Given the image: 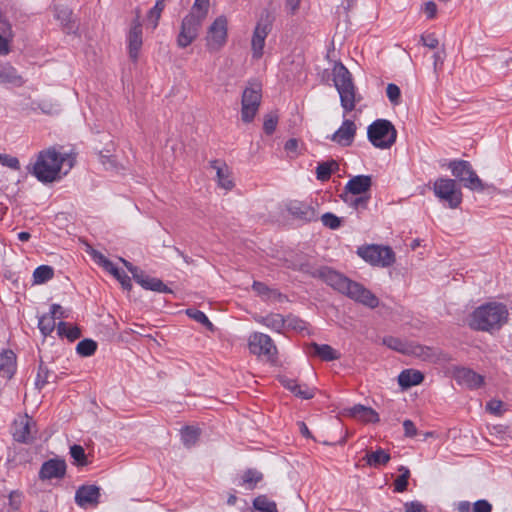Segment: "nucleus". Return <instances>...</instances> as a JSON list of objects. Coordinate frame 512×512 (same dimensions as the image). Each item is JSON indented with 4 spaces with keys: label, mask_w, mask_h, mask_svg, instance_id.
<instances>
[{
    "label": "nucleus",
    "mask_w": 512,
    "mask_h": 512,
    "mask_svg": "<svg viewBox=\"0 0 512 512\" xmlns=\"http://www.w3.org/2000/svg\"><path fill=\"white\" fill-rule=\"evenodd\" d=\"M227 41V19L220 16L208 29L206 47L210 52L219 51Z\"/></svg>",
    "instance_id": "nucleus-12"
},
{
    "label": "nucleus",
    "mask_w": 512,
    "mask_h": 512,
    "mask_svg": "<svg viewBox=\"0 0 512 512\" xmlns=\"http://www.w3.org/2000/svg\"><path fill=\"white\" fill-rule=\"evenodd\" d=\"M398 471L401 473L394 481V490L396 492H404L408 486V479L410 477V470L405 466H400Z\"/></svg>",
    "instance_id": "nucleus-40"
},
{
    "label": "nucleus",
    "mask_w": 512,
    "mask_h": 512,
    "mask_svg": "<svg viewBox=\"0 0 512 512\" xmlns=\"http://www.w3.org/2000/svg\"><path fill=\"white\" fill-rule=\"evenodd\" d=\"M202 21L196 13H189L183 18L177 37V45L180 48H186L198 37Z\"/></svg>",
    "instance_id": "nucleus-11"
},
{
    "label": "nucleus",
    "mask_w": 512,
    "mask_h": 512,
    "mask_svg": "<svg viewBox=\"0 0 512 512\" xmlns=\"http://www.w3.org/2000/svg\"><path fill=\"white\" fill-rule=\"evenodd\" d=\"M13 437L17 442L30 443L36 434V423L27 414L19 415L13 422Z\"/></svg>",
    "instance_id": "nucleus-13"
},
{
    "label": "nucleus",
    "mask_w": 512,
    "mask_h": 512,
    "mask_svg": "<svg viewBox=\"0 0 512 512\" xmlns=\"http://www.w3.org/2000/svg\"><path fill=\"white\" fill-rule=\"evenodd\" d=\"M272 28V21L267 14L266 17H262L259 22L257 23L252 41H251V47H252V56L255 59H259L263 55V48L265 45V39L270 33Z\"/></svg>",
    "instance_id": "nucleus-14"
},
{
    "label": "nucleus",
    "mask_w": 512,
    "mask_h": 512,
    "mask_svg": "<svg viewBox=\"0 0 512 512\" xmlns=\"http://www.w3.org/2000/svg\"><path fill=\"white\" fill-rule=\"evenodd\" d=\"M258 321L276 332H281L286 323H288V325H292L289 319L286 320L281 314L278 313L268 314L265 317H261Z\"/></svg>",
    "instance_id": "nucleus-30"
},
{
    "label": "nucleus",
    "mask_w": 512,
    "mask_h": 512,
    "mask_svg": "<svg viewBox=\"0 0 512 512\" xmlns=\"http://www.w3.org/2000/svg\"><path fill=\"white\" fill-rule=\"evenodd\" d=\"M340 197L346 204L356 210L367 209L368 201L370 199L368 195H354L349 193H342Z\"/></svg>",
    "instance_id": "nucleus-34"
},
{
    "label": "nucleus",
    "mask_w": 512,
    "mask_h": 512,
    "mask_svg": "<svg viewBox=\"0 0 512 512\" xmlns=\"http://www.w3.org/2000/svg\"><path fill=\"white\" fill-rule=\"evenodd\" d=\"M403 428H404V435L406 437L412 438V437L416 436L418 433V430H417L415 424L411 420H408V419L405 420L403 422Z\"/></svg>",
    "instance_id": "nucleus-59"
},
{
    "label": "nucleus",
    "mask_w": 512,
    "mask_h": 512,
    "mask_svg": "<svg viewBox=\"0 0 512 512\" xmlns=\"http://www.w3.org/2000/svg\"><path fill=\"white\" fill-rule=\"evenodd\" d=\"M93 259L101 265L106 271L113 265V263L108 260L102 253L93 251L92 253Z\"/></svg>",
    "instance_id": "nucleus-58"
},
{
    "label": "nucleus",
    "mask_w": 512,
    "mask_h": 512,
    "mask_svg": "<svg viewBox=\"0 0 512 512\" xmlns=\"http://www.w3.org/2000/svg\"><path fill=\"white\" fill-rule=\"evenodd\" d=\"M420 41L424 46H426L430 49H435L439 45V41H438L437 37L435 36V34H433V33L427 34V35H424V34L421 35Z\"/></svg>",
    "instance_id": "nucleus-56"
},
{
    "label": "nucleus",
    "mask_w": 512,
    "mask_h": 512,
    "mask_svg": "<svg viewBox=\"0 0 512 512\" xmlns=\"http://www.w3.org/2000/svg\"><path fill=\"white\" fill-rule=\"evenodd\" d=\"M252 288L259 296L267 300L277 299L281 295L277 290L270 289L266 284L258 281H254Z\"/></svg>",
    "instance_id": "nucleus-39"
},
{
    "label": "nucleus",
    "mask_w": 512,
    "mask_h": 512,
    "mask_svg": "<svg viewBox=\"0 0 512 512\" xmlns=\"http://www.w3.org/2000/svg\"><path fill=\"white\" fill-rule=\"evenodd\" d=\"M54 276V270L51 266L41 265L34 270L33 279L35 284H43Z\"/></svg>",
    "instance_id": "nucleus-38"
},
{
    "label": "nucleus",
    "mask_w": 512,
    "mask_h": 512,
    "mask_svg": "<svg viewBox=\"0 0 512 512\" xmlns=\"http://www.w3.org/2000/svg\"><path fill=\"white\" fill-rule=\"evenodd\" d=\"M509 319V310L503 303L490 302L476 308L471 314L470 327L477 331H499Z\"/></svg>",
    "instance_id": "nucleus-3"
},
{
    "label": "nucleus",
    "mask_w": 512,
    "mask_h": 512,
    "mask_svg": "<svg viewBox=\"0 0 512 512\" xmlns=\"http://www.w3.org/2000/svg\"><path fill=\"white\" fill-rule=\"evenodd\" d=\"M281 383L286 389L291 391L293 394L295 393L297 387L299 386L296 380L290 378H282Z\"/></svg>",
    "instance_id": "nucleus-63"
},
{
    "label": "nucleus",
    "mask_w": 512,
    "mask_h": 512,
    "mask_svg": "<svg viewBox=\"0 0 512 512\" xmlns=\"http://www.w3.org/2000/svg\"><path fill=\"white\" fill-rule=\"evenodd\" d=\"M248 345L252 354L264 357L270 362L275 361L277 348L270 336L260 332H255L250 335Z\"/></svg>",
    "instance_id": "nucleus-9"
},
{
    "label": "nucleus",
    "mask_w": 512,
    "mask_h": 512,
    "mask_svg": "<svg viewBox=\"0 0 512 512\" xmlns=\"http://www.w3.org/2000/svg\"><path fill=\"white\" fill-rule=\"evenodd\" d=\"M58 310H61V306L59 304H53L51 306L50 313L39 318L38 327L43 336L51 334V332L55 329V319Z\"/></svg>",
    "instance_id": "nucleus-27"
},
{
    "label": "nucleus",
    "mask_w": 512,
    "mask_h": 512,
    "mask_svg": "<svg viewBox=\"0 0 512 512\" xmlns=\"http://www.w3.org/2000/svg\"><path fill=\"white\" fill-rule=\"evenodd\" d=\"M321 221L324 226L330 229H337L341 226V218L330 212L323 214L321 216Z\"/></svg>",
    "instance_id": "nucleus-50"
},
{
    "label": "nucleus",
    "mask_w": 512,
    "mask_h": 512,
    "mask_svg": "<svg viewBox=\"0 0 512 512\" xmlns=\"http://www.w3.org/2000/svg\"><path fill=\"white\" fill-rule=\"evenodd\" d=\"M49 376L50 371L49 369L43 364V362L40 363L38 368V373L35 380V386L37 389H42L48 382H49Z\"/></svg>",
    "instance_id": "nucleus-48"
},
{
    "label": "nucleus",
    "mask_w": 512,
    "mask_h": 512,
    "mask_svg": "<svg viewBox=\"0 0 512 512\" xmlns=\"http://www.w3.org/2000/svg\"><path fill=\"white\" fill-rule=\"evenodd\" d=\"M424 379L423 374L418 370L406 369L398 376V383L402 388H410L420 384Z\"/></svg>",
    "instance_id": "nucleus-28"
},
{
    "label": "nucleus",
    "mask_w": 512,
    "mask_h": 512,
    "mask_svg": "<svg viewBox=\"0 0 512 512\" xmlns=\"http://www.w3.org/2000/svg\"><path fill=\"white\" fill-rule=\"evenodd\" d=\"M277 123H278L277 114L269 113L268 115H266L265 119H264V123H263V129H264L265 133L268 135H271L275 131V129L277 127Z\"/></svg>",
    "instance_id": "nucleus-52"
},
{
    "label": "nucleus",
    "mask_w": 512,
    "mask_h": 512,
    "mask_svg": "<svg viewBox=\"0 0 512 512\" xmlns=\"http://www.w3.org/2000/svg\"><path fill=\"white\" fill-rule=\"evenodd\" d=\"M209 7V0H195L190 13H196L197 17L203 19L206 17Z\"/></svg>",
    "instance_id": "nucleus-51"
},
{
    "label": "nucleus",
    "mask_w": 512,
    "mask_h": 512,
    "mask_svg": "<svg viewBox=\"0 0 512 512\" xmlns=\"http://www.w3.org/2000/svg\"><path fill=\"white\" fill-rule=\"evenodd\" d=\"M486 409L493 415L501 416L504 412L503 402L500 400L492 399L486 404Z\"/></svg>",
    "instance_id": "nucleus-54"
},
{
    "label": "nucleus",
    "mask_w": 512,
    "mask_h": 512,
    "mask_svg": "<svg viewBox=\"0 0 512 512\" xmlns=\"http://www.w3.org/2000/svg\"><path fill=\"white\" fill-rule=\"evenodd\" d=\"M70 455L74 459V462L78 466H86L88 464L85 450L80 445H73L70 447Z\"/></svg>",
    "instance_id": "nucleus-46"
},
{
    "label": "nucleus",
    "mask_w": 512,
    "mask_h": 512,
    "mask_svg": "<svg viewBox=\"0 0 512 512\" xmlns=\"http://www.w3.org/2000/svg\"><path fill=\"white\" fill-rule=\"evenodd\" d=\"M54 10L55 17L60 21V23L66 29L67 33L74 32L75 25L71 21L72 11L68 7L58 4L54 5Z\"/></svg>",
    "instance_id": "nucleus-31"
},
{
    "label": "nucleus",
    "mask_w": 512,
    "mask_h": 512,
    "mask_svg": "<svg viewBox=\"0 0 512 512\" xmlns=\"http://www.w3.org/2000/svg\"><path fill=\"white\" fill-rule=\"evenodd\" d=\"M348 414L352 418L364 423H377L380 420L378 413L374 409L361 404L349 408Z\"/></svg>",
    "instance_id": "nucleus-23"
},
{
    "label": "nucleus",
    "mask_w": 512,
    "mask_h": 512,
    "mask_svg": "<svg viewBox=\"0 0 512 512\" xmlns=\"http://www.w3.org/2000/svg\"><path fill=\"white\" fill-rule=\"evenodd\" d=\"M391 457L388 452L382 448H378L374 452H367L363 460L366 461L367 465L371 467H379L386 465L390 461Z\"/></svg>",
    "instance_id": "nucleus-32"
},
{
    "label": "nucleus",
    "mask_w": 512,
    "mask_h": 512,
    "mask_svg": "<svg viewBox=\"0 0 512 512\" xmlns=\"http://www.w3.org/2000/svg\"><path fill=\"white\" fill-rule=\"evenodd\" d=\"M435 195L448 202L450 208H457L462 202V192L457 188L456 181L449 178H439L434 183Z\"/></svg>",
    "instance_id": "nucleus-8"
},
{
    "label": "nucleus",
    "mask_w": 512,
    "mask_h": 512,
    "mask_svg": "<svg viewBox=\"0 0 512 512\" xmlns=\"http://www.w3.org/2000/svg\"><path fill=\"white\" fill-rule=\"evenodd\" d=\"M15 372V355L12 351H5L0 356V376L10 379Z\"/></svg>",
    "instance_id": "nucleus-29"
},
{
    "label": "nucleus",
    "mask_w": 512,
    "mask_h": 512,
    "mask_svg": "<svg viewBox=\"0 0 512 512\" xmlns=\"http://www.w3.org/2000/svg\"><path fill=\"white\" fill-rule=\"evenodd\" d=\"M472 512H492V505L487 500H478L473 504Z\"/></svg>",
    "instance_id": "nucleus-57"
},
{
    "label": "nucleus",
    "mask_w": 512,
    "mask_h": 512,
    "mask_svg": "<svg viewBox=\"0 0 512 512\" xmlns=\"http://www.w3.org/2000/svg\"><path fill=\"white\" fill-rule=\"evenodd\" d=\"M67 163L69 168L74 165V158L70 154H61L55 147L42 150L38 153L36 162L28 171L42 183H52L59 179L62 166Z\"/></svg>",
    "instance_id": "nucleus-2"
},
{
    "label": "nucleus",
    "mask_w": 512,
    "mask_h": 512,
    "mask_svg": "<svg viewBox=\"0 0 512 512\" xmlns=\"http://www.w3.org/2000/svg\"><path fill=\"white\" fill-rule=\"evenodd\" d=\"M452 175L456 177L465 188L476 191H484L485 185L466 160H453L449 163Z\"/></svg>",
    "instance_id": "nucleus-6"
},
{
    "label": "nucleus",
    "mask_w": 512,
    "mask_h": 512,
    "mask_svg": "<svg viewBox=\"0 0 512 512\" xmlns=\"http://www.w3.org/2000/svg\"><path fill=\"white\" fill-rule=\"evenodd\" d=\"M253 506L256 510L261 512L277 508L276 504L274 502L268 501V499L265 496L256 497L253 501Z\"/></svg>",
    "instance_id": "nucleus-49"
},
{
    "label": "nucleus",
    "mask_w": 512,
    "mask_h": 512,
    "mask_svg": "<svg viewBox=\"0 0 512 512\" xmlns=\"http://www.w3.org/2000/svg\"><path fill=\"white\" fill-rule=\"evenodd\" d=\"M38 107L44 112V113H47V114H52L54 112H56L57 110V107L56 105L52 104V103H49L47 101H42L41 103L38 104Z\"/></svg>",
    "instance_id": "nucleus-64"
},
{
    "label": "nucleus",
    "mask_w": 512,
    "mask_h": 512,
    "mask_svg": "<svg viewBox=\"0 0 512 512\" xmlns=\"http://www.w3.org/2000/svg\"><path fill=\"white\" fill-rule=\"evenodd\" d=\"M423 11L428 19H433L437 14V5L434 1H428L423 5Z\"/></svg>",
    "instance_id": "nucleus-61"
},
{
    "label": "nucleus",
    "mask_w": 512,
    "mask_h": 512,
    "mask_svg": "<svg viewBox=\"0 0 512 512\" xmlns=\"http://www.w3.org/2000/svg\"><path fill=\"white\" fill-rule=\"evenodd\" d=\"M404 507L405 512H426L425 506L419 501L407 502Z\"/></svg>",
    "instance_id": "nucleus-62"
},
{
    "label": "nucleus",
    "mask_w": 512,
    "mask_h": 512,
    "mask_svg": "<svg viewBox=\"0 0 512 512\" xmlns=\"http://www.w3.org/2000/svg\"><path fill=\"white\" fill-rule=\"evenodd\" d=\"M314 276L322 279L334 290L369 308H376L379 305V299L370 290L331 268L321 267L315 271Z\"/></svg>",
    "instance_id": "nucleus-1"
},
{
    "label": "nucleus",
    "mask_w": 512,
    "mask_h": 512,
    "mask_svg": "<svg viewBox=\"0 0 512 512\" xmlns=\"http://www.w3.org/2000/svg\"><path fill=\"white\" fill-rule=\"evenodd\" d=\"M57 333L60 337H66L70 341H74L81 336V330L77 326L62 321L57 325Z\"/></svg>",
    "instance_id": "nucleus-36"
},
{
    "label": "nucleus",
    "mask_w": 512,
    "mask_h": 512,
    "mask_svg": "<svg viewBox=\"0 0 512 512\" xmlns=\"http://www.w3.org/2000/svg\"><path fill=\"white\" fill-rule=\"evenodd\" d=\"M210 167L216 171V180L219 187L225 190H231L234 187L232 172L228 165L220 160H212L209 162Z\"/></svg>",
    "instance_id": "nucleus-19"
},
{
    "label": "nucleus",
    "mask_w": 512,
    "mask_h": 512,
    "mask_svg": "<svg viewBox=\"0 0 512 512\" xmlns=\"http://www.w3.org/2000/svg\"><path fill=\"white\" fill-rule=\"evenodd\" d=\"M181 437L184 445L187 447H191L198 440L199 430L192 426H185L181 430Z\"/></svg>",
    "instance_id": "nucleus-41"
},
{
    "label": "nucleus",
    "mask_w": 512,
    "mask_h": 512,
    "mask_svg": "<svg viewBox=\"0 0 512 512\" xmlns=\"http://www.w3.org/2000/svg\"><path fill=\"white\" fill-rule=\"evenodd\" d=\"M383 344L401 353L407 354L409 352V347L401 339L393 336L384 337Z\"/></svg>",
    "instance_id": "nucleus-44"
},
{
    "label": "nucleus",
    "mask_w": 512,
    "mask_h": 512,
    "mask_svg": "<svg viewBox=\"0 0 512 512\" xmlns=\"http://www.w3.org/2000/svg\"><path fill=\"white\" fill-rule=\"evenodd\" d=\"M386 94L392 104L397 105L399 103L401 91L396 84H388L386 88Z\"/></svg>",
    "instance_id": "nucleus-53"
},
{
    "label": "nucleus",
    "mask_w": 512,
    "mask_h": 512,
    "mask_svg": "<svg viewBox=\"0 0 512 512\" xmlns=\"http://www.w3.org/2000/svg\"><path fill=\"white\" fill-rule=\"evenodd\" d=\"M356 125L351 120H344L341 127L335 131L330 139L342 146H350L356 134Z\"/></svg>",
    "instance_id": "nucleus-20"
},
{
    "label": "nucleus",
    "mask_w": 512,
    "mask_h": 512,
    "mask_svg": "<svg viewBox=\"0 0 512 512\" xmlns=\"http://www.w3.org/2000/svg\"><path fill=\"white\" fill-rule=\"evenodd\" d=\"M262 479L263 474L261 472L256 469H248L242 476L241 485L245 486L248 490H253Z\"/></svg>",
    "instance_id": "nucleus-37"
},
{
    "label": "nucleus",
    "mask_w": 512,
    "mask_h": 512,
    "mask_svg": "<svg viewBox=\"0 0 512 512\" xmlns=\"http://www.w3.org/2000/svg\"><path fill=\"white\" fill-rule=\"evenodd\" d=\"M66 472V463L60 459H50L43 463L39 475L41 479L62 478Z\"/></svg>",
    "instance_id": "nucleus-21"
},
{
    "label": "nucleus",
    "mask_w": 512,
    "mask_h": 512,
    "mask_svg": "<svg viewBox=\"0 0 512 512\" xmlns=\"http://www.w3.org/2000/svg\"><path fill=\"white\" fill-rule=\"evenodd\" d=\"M97 349V343L92 339L81 340L76 347V351L79 355L88 357L95 353Z\"/></svg>",
    "instance_id": "nucleus-42"
},
{
    "label": "nucleus",
    "mask_w": 512,
    "mask_h": 512,
    "mask_svg": "<svg viewBox=\"0 0 512 512\" xmlns=\"http://www.w3.org/2000/svg\"><path fill=\"white\" fill-rule=\"evenodd\" d=\"M129 57L132 61H137L140 49L142 47V24L140 22V13L136 11V17L133 20L127 35Z\"/></svg>",
    "instance_id": "nucleus-15"
},
{
    "label": "nucleus",
    "mask_w": 512,
    "mask_h": 512,
    "mask_svg": "<svg viewBox=\"0 0 512 512\" xmlns=\"http://www.w3.org/2000/svg\"><path fill=\"white\" fill-rule=\"evenodd\" d=\"M453 376L459 385L469 389H478L484 384V377L466 367H455Z\"/></svg>",
    "instance_id": "nucleus-16"
},
{
    "label": "nucleus",
    "mask_w": 512,
    "mask_h": 512,
    "mask_svg": "<svg viewBox=\"0 0 512 512\" xmlns=\"http://www.w3.org/2000/svg\"><path fill=\"white\" fill-rule=\"evenodd\" d=\"M358 255L366 262L381 267L391 266L395 262V254L390 247L380 245H369L359 247Z\"/></svg>",
    "instance_id": "nucleus-7"
},
{
    "label": "nucleus",
    "mask_w": 512,
    "mask_h": 512,
    "mask_svg": "<svg viewBox=\"0 0 512 512\" xmlns=\"http://www.w3.org/2000/svg\"><path fill=\"white\" fill-rule=\"evenodd\" d=\"M294 395L302 399H311L314 396V390L309 389L307 386L299 385Z\"/></svg>",
    "instance_id": "nucleus-60"
},
{
    "label": "nucleus",
    "mask_w": 512,
    "mask_h": 512,
    "mask_svg": "<svg viewBox=\"0 0 512 512\" xmlns=\"http://www.w3.org/2000/svg\"><path fill=\"white\" fill-rule=\"evenodd\" d=\"M407 354H412L424 361L430 362H435L438 359V354L435 349L422 345L410 346Z\"/></svg>",
    "instance_id": "nucleus-35"
},
{
    "label": "nucleus",
    "mask_w": 512,
    "mask_h": 512,
    "mask_svg": "<svg viewBox=\"0 0 512 512\" xmlns=\"http://www.w3.org/2000/svg\"><path fill=\"white\" fill-rule=\"evenodd\" d=\"M261 98V87L258 84L251 85L243 91L241 117L244 122L249 123L254 119L258 111Z\"/></svg>",
    "instance_id": "nucleus-10"
},
{
    "label": "nucleus",
    "mask_w": 512,
    "mask_h": 512,
    "mask_svg": "<svg viewBox=\"0 0 512 512\" xmlns=\"http://www.w3.org/2000/svg\"><path fill=\"white\" fill-rule=\"evenodd\" d=\"M308 353L324 361H332L340 357L339 353L327 344L311 343L308 348Z\"/></svg>",
    "instance_id": "nucleus-26"
},
{
    "label": "nucleus",
    "mask_w": 512,
    "mask_h": 512,
    "mask_svg": "<svg viewBox=\"0 0 512 512\" xmlns=\"http://www.w3.org/2000/svg\"><path fill=\"white\" fill-rule=\"evenodd\" d=\"M100 489L96 485H83L75 493V502L82 508L95 506L99 502Z\"/></svg>",
    "instance_id": "nucleus-17"
},
{
    "label": "nucleus",
    "mask_w": 512,
    "mask_h": 512,
    "mask_svg": "<svg viewBox=\"0 0 512 512\" xmlns=\"http://www.w3.org/2000/svg\"><path fill=\"white\" fill-rule=\"evenodd\" d=\"M0 163L3 166L9 167L14 170L20 169V162H19L18 158L9 156L7 154H1Z\"/></svg>",
    "instance_id": "nucleus-55"
},
{
    "label": "nucleus",
    "mask_w": 512,
    "mask_h": 512,
    "mask_svg": "<svg viewBox=\"0 0 512 512\" xmlns=\"http://www.w3.org/2000/svg\"><path fill=\"white\" fill-rule=\"evenodd\" d=\"M367 137L371 144L378 149H389L397 138V130L386 119H377L367 128Z\"/></svg>",
    "instance_id": "nucleus-5"
},
{
    "label": "nucleus",
    "mask_w": 512,
    "mask_h": 512,
    "mask_svg": "<svg viewBox=\"0 0 512 512\" xmlns=\"http://www.w3.org/2000/svg\"><path fill=\"white\" fill-rule=\"evenodd\" d=\"M372 187V177L370 175H357L352 177L345 185L342 193L354 195H366Z\"/></svg>",
    "instance_id": "nucleus-18"
},
{
    "label": "nucleus",
    "mask_w": 512,
    "mask_h": 512,
    "mask_svg": "<svg viewBox=\"0 0 512 512\" xmlns=\"http://www.w3.org/2000/svg\"><path fill=\"white\" fill-rule=\"evenodd\" d=\"M287 209L289 213L297 219L304 220L307 222L317 219L316 210L306 203L292 201L288 204Z\"/></svg>",
    "instance_id": "nucleus-22"
},
{
    "label": "nucleus",
    "mask_w": 512,
    "mask_h": 512,
    "mask_svg": "<svg viewBox=\"0 0 512 512\" xmlns=\"http://www.w3.org/2000/svg\"><path fill=\"white\" fill-rule=\"evenodd\" d=\"M165 8V1L158 0L153 8L150 9L148 13V21L151 24L152 28L155 29L158 25V21L161 17V13Z\"/></svg>",
    "instance_id": "nucleus-43"
},
{
    "label": "nucleus",
    "mask_w": 512,
    "mask_h": 512,
    "mask_svg": "<svg viewBox=\"0 0 512 512\" xmlns=\"http://www.w3.org/2000/svg\"><path fill=\"white\" fill-rule=\"evenodd\" d=\"M135 281L146 290H151L160 293H172V290L167 285H165L160 279L150 277L146 275L143 271L141 272V274H139L138 278Z\"/></svg>",
    "instance_id": "nucleus-24"
},
{
    "label": "nucleus",
    "mask_w": 512,
    "mask_h": 512,
    "mask_svg": "<svg viewBox=\"0 0 512 512\" xmlns=\"http://www.w3.org/2000/svg\"><path fill=\"white\" fill-rule=\"evenodd\" d=\"M187 315L194 319L195 321L203 324L207 329L210 331H214V325L212 322L208 319V317L205 315L204 312L197 310V309H188L186 311Z\"/></svg>",
    "instance_id": "nucleus-45"
},
{
    "label": "nucleus",
    "mask_w": 512,
    "mask_h": 512,
    "mask_svg": "<svg viewBox=\"0 0 512 512\" xmlns=\"http://www.w3.org/2000/svg\"><path fill=\"white\" fill-rule=\"evenodd\" d=\"M333 81L340 95L341 106L346 112L352 111L356 104V89L351 73L343 64L335 66Z\"/></svg>",
    "instance_id": "nucleus-4"
},
{
    "label": "nucleus",
    "mask_w": 512,
    "mask_h": 512,
    "mask_svg": "<svg viewBox=\"0 0 512 512\" xmlns=\"http://www.w3.org/2000/svg\"><path fill=\"white\" fill-rule=\"evenodd\" d=\"M24 79L17 73V70L9 63L0 64V84H12L20 87L24 84Z\"/></svg>",
    "instance_id": "nucleus-25"
},
{
    "label": "nucleus",
    "mask_w": 512,
    "mask_h": 512,
    "mask_svg": "<svg viewBox=\"0 0 512 512\" xmlns=\"http://www.w3.org/2000/svg\"><path fill=\"white\" fill-rule=\"evenodd\" d=\"M107 271L121 283L124 289H131V279L125 272L120 271L114 264Z\"/></svg>",
    "instance_id": "nucleus-47"
},
{
    "label": "nucleus",
    "mask_w": 512,
    "mask_h": 512,
    "mask_svg": "<svg viewBox=\"0 0 512 512\" xmlns=\"http://www.w3.org/2000/svg\"><path fill=\"white\" fill-rule=\"evenodd\" d=\"M339 169V164L335 160L318 163L316 167V178L319 181H327L332 173Z\"/></svg>",
    "instance_id": "nucleus-33"
}]
</instances>
